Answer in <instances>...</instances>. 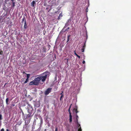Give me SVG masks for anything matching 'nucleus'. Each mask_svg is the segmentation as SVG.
Here are the masks:
<instances>
[{"label":"nucleus","mask_w":131,"mask_h":131,"mask_svg":"<svg viewBox=\"0 0 131 131\" xmlns=\"http://www.w3.org/2000/svg\"><path fill=\"white\" fill-rule=\"evenodd\" d=\"M60 17H59V16L58 17V20L59 19H60Z\"/></svg>","instance_id":"72a5a7b5"},{"label":"nucleus","mask_w":131,"mask_h":131,"mask_svg":"<svg viewBox=\"0 0 131 131\" xmlns=\"http://www.w3.org/2000/svg\"><path fill=\"white\" fill-rule=\"evenodd\" d=\"M70 36H71L70 35H69L68 36L67 40V42H68L69 41L70 38Z\"/></svg>","instance_id":"4468645a"},{"label":"nucleus","mask_w":131,"mask_h":131,"mask_svg":"<svg viewBox=\"0 0 131 131\" xmlns=\"http://www.w3.org/2000/svg\"><path fill=\"white\" fill-rule=\"evenodd\" d=\"M77 56L78 57V58L79 59H80V56H79L78 55H77Z\"/></svg>","instance_id":"7c9ffc66"},{"label":"nucleus","mask_w":131,"mask_h":131,"mask_svg":"<svg viewBox=\"0 0 131 131\" xmlns=\"http://www.w3.org/2000/svg\"><path fill=\"white\" fill-rule=\"evenodd\" d=\"M78 107L76 105L75 106V108L73 109V113L75 112L76 114H77L79 112L77 110Z\"/></svg>","instance_id":"39448f33"},{"label":"nucleus","mask_w":131,"mask_h":131,"mask_svg":"<svg viewBox=\"0 0 131 131\" xmlns=\"http://www.w3.org/2000/svg\"><path fill=\"white\" fill-rule=\"evenodd\" d=\"M64 95H62L61 96L60 98V101H61L62 100V98H63L64 97Z\"/></svg>","instance_id":"a211bd4d"},{"label":"nucleus","mask_w":131,"mask_h":131,"mask_svg":"<svg viewBox=\"0 0 131 131\" xmlns=\"http://www.w3.org/2000/svg\"><path fill=\"white\" fill-rule=\"evenodd\" d=\"M23 73H25V72H24Z\"/></svg>","instance_id":"ea45409f"},{"label":"nucleus","mask_w":131,"mask_h":131,"mask_svg":"<svg viewBox=\"0 0 131 131\" xmlns=\"http://www.w3.org/2000/svg\"><path fill=\"white\" fill-rule=\"evenodd\" d=\"M81 50L82 51V52H84V49L83 48H82L81 49Z\"/></svg>","instance_id":"bb28decb"},{"label":"nucleus","mask_w":131,"mask_h":131,"mask_svg":"<svg viewBox=\"0 0 131 131\" xmlns=\"http://www.w3.org/2000/svg\"><path fill=\"white\" fill-rule=\"evenodd\" d=\"M8 100H9L8 99V98H7L6 100V104L7 105L8 104Z\"/></svg>","instance_id":"f3484780"},{"label":"nucleus","mask_w":131,"mask_h":131,"mask_svg":"<svg viewBox=\"0 0 131 131\" xmlns=\"http://www.w3.org/2000/svg\"><path fill=\"white\" fill-rule=\"evenodd\" d=\"M31 6L34 7L36 5V3L34 1H33L31 3Z\"/></svg>","instance_id":"6e6552de"},{"label":"nucleus","mask_w":131,"mask_h":131,"mask_svg":"<svg viewBox=\"0 0 131 131\" xmlns=\"http://www.w3.org/2000/svg\"><path fill=\"white\" fill-rule=\"evenodd\" d=\"M2 119V115L1 114H0V120H1Z\"/></svg>","instance_id":"b1692460"},{"label":"nucleus","mask_w":131,"mask_h":131,"mask_svg":"<svg viewBox=\"0 0 131 131\" xmlns=\"http://www.w3.org/2000/svg\"><path fill=\"white\" fill-rule=\"evenodd\" d=\"M3 53V52L2 50H1L0 51V54H2Z\"/></svg>","instance_id":"393cba45"},{"label":"nucleus","mask_w":131,"mask_h":131,"mask_svg":"<svg viewBox=\"0 0 131 131\" xmlns=\"http://www.w3.org/2000/svg\"><path fill=\"white\" fill-rule=\"evenodd\" d=\"M6 84H7V83H5V84L4 85H6Z\"/></svg>","instance_id":"58836bf2"},{"label":"nucleus","mask_w":131,"mask_h":131,"mask_svg":"<svg viewBox=\"0 0 131 131\" xmlns=\"http://www.w3.org/2000/svg\"><path fill=\"white\" fill-rule=\"evenodd\" d=\"M85 56L84 55L83 59H85Z\"/></svg>","instance_id":"c9c22d12"},{"label":"nucleus","mask_w":131,"mask_h":131,"mask_svg":"<svg viewBox=\"0 0 131 131\" xmlns=\"http://www.w3.org/2000/svg\"><path fill=\"white\" fill-rule=\"evenodd\" d=\"M38 82H37L36 81H35V80L34 79V80H33L32 81L30 82L29 83V85H37L38 84Z\"/></svg>","instance_id":"20e7f679"},{"label":"nucleus","mask_w":131,"mask_h":131,"mask_svg":"<svg viewBox=\"0 0 131 131\" xmlns=\"http://www.w3.org/2000/svg\"><path fill=\"white\" fill-rule=\"evenodd\" d=\"M13 3V7H14L15 6V2H14V1H12Z\"/></svg>","instance_id":"412c9836"},{"label":"nucleus","mask_w":131,"mask_h":131,"mask_svg":"<svg viewBox=\"0 0 131 131\" xmlns=\"http://www.w3.org/2000/svg\"><path fill=\"white\" fill-rule=\"evenodd\" d=\"M31 116V114L30 113L28 114L26 117V118H28L29 117H30Z\"/></svg>","instance_id":"9b49d317"},{"label":"nucleus","mask_w":131,"mask_h":131,"mask_svg":"<svg viewBox=\"0 0 131 131\" xmlns=\"http://www.w3.org/2000/svg\"><path fill=\"white\" fill-rule=\"evenodd\" d=\"M48 9V8L47 7L46 9V10H47L48 12H49L51 9L50 8L49 9Z\"/></svg>","instance_id":"4be33fe9"},{"label":"nucleus","mask_w":131,"mask_h":131,"mask_svg":"<svg viewBox=\"0 0 131 131\" xmlns=\"http://www.w3.org/2000/svg\"><path fill=\"white\" fill-rule=\"evenodd\" d=\"M1 131H4V128H2L1 129Z\"/></svg>","instance_id":"2f4dec72"},{"label":"nucleus","mask_w":131,"mask_h":131,"mask_svg":"<svg viewBox=\"0 0 131 131\" xmlns=\"http://www.w3.org/2000/svg\"><path fill=\"white\" fill-rule=\"evenodd\" d=\"M74 54L76 55L77 56V55H78L75 52V51H74Z\"/></svg>","instance_id":"c756f323"},{"label":"nucleus","mask_w":131,"mask_h":131,"mask_svg":"<svg viewBox=\"0 0 131 131\" xmlns=\"http://www.w3.org/2000/svg\"><path fill=\"white\" fill-rule=\"evenodd\" d=\"M51 88H48L45 91L44 94L45 95H47L51 91Z\"/></svg>","instance_id":"7ed1b4c3"},{"label":"nucleus","mask_w":131,"mask_h":131,"mask_svg":"<svg viewBox=\"0 0 131 131\" xmlns=\"http://www.w3.org/2000/svg\"><path fill=\"white\" fill-rule=\"evenodd\" d=\"M29 80V79L28 78H27L26 81L24 82V83H26Z\"/></svg>","instance_id":"aec40b11"},{"label":"nucleus","mask_w":131,"mask_h":131,"mask_svg":"<svg viewBox=\"0 0 131 131\" xmlns=\"http://www.w3.org/2000/svg\"><path fill=\"white\" fill-rule=\"evenodd\" d=\"M12 105L13 106H15V105L14 104H13Z\"/></svg>","instance_id":"4c0bfd02"},{"label":"nucleus","mask_w":131,"mask_h":131,"mask_svg":"<svg viewBox=\"0 0 131 131\" xmlns=\"http://www.w3.org/2000/svg\"><path fill=\"white\" fill-rule=\"evenodd\" d=\"M35 81H36L37 82H38V83L39 84V81L40 80V76L37 77L35 79Z\"/></svg>","instance_id":"423d86ee"},{"label":"nucleus","mask_w":131,"mask_h":131,"mask_svg":"<svg viewBox=\"0 0 131 131\" xmlns=\"http://www.w3.org/2000/svg\"><path fill=\"white\" fill-rule=\"evenodd\" d=\"M76 122H77L78 123V116L77 115V114H76Z\"/></svg>","instance_id":"2eb2a0df"},{"label":"nucleus","mask_w":131,"mask_h":131,"mask_svg":"<svg viewBox=\"0 0 131 131\" xmlns=\"http://www.w3.org/2000/svg\"><path fill=\"white\" fill-rule=\"evenodd\" d=\"M25 123H26V121L25 122Z\"/></svg>","instance_id":"a19ab883"},{"label":"nucleus","mask_w":131,"mask_h":131,"mask_svg":"<svg viewBox=\"0 0 131 131\" xmlns=\"http://www.w3.org/2000/svg\"><path fill=\"white\" fill-rule=\"evenodd\" d=\"M6 131H9V130L8 129H6Z\"/></svg>","instance_id":"e433bc0d"},{"label":"nucleus","mask_w":131,"mask_h":131,"mask_svg":"<svg viewBox=\"0 0 131 131\" xmlns=\"http://www.w3.org/2000/svg\"><path fill=\"white\" fill-rule=\"evenodd\" d=\"M88 8H87L85 9V11L86 12H87L88 11Z\"/></svg>","instance_id":"a878e982"},{"label":"nucleus","mask_w":131,"mask_h":131,"mask_svg":"<svg viewBox=\"0 0 131 131\" xmlns=\"http://www.w3.org/2000/svg\"><path fill=\"white\" fill-rule=\"evenodd\" d=\"M72 105V104H71L70 105V106L69 107V108L68 109V112H69V115H70V114H71V111H70V109L71 108V105Z\"/></svg>","instance_id":"f8f14e48"},{"label":"nucleus","mask_w":131,"mask_h":131,"mask_svg":"<svg viewBox=\"0 0 131 131\" xmlns=\"http://www.w3.org/2000/svg\"><path fill=\"white\" fill-rule=\"evenodd\" d=\"M62 16H63V15H62V13H61L59 15V17H62Z\"/></svg>","instance_id":"5701e85b"},{"label":"nucleus","mask_w":131,"mask_h":131,"mask_svg":"<svg viewBox=\"0 0 131 131\" xmlns=\"http://www.w3.org/2000/svg\"><path fill=\"white\" fill-rule=\"evenodd\" d=\"M76 123L78 125V127L79 128V127L78 129V131H82V129H81L80 124L76 122Z\"/></svg>","instance_id":"0eeeda50"},{"label":"nucleus","mask_w":131,"mask_h":131,"mask_svg":"<svg viewBox=\"0 0 131 131\" xmlns=\"http://www.w3.org/2000/svg\"><path fill=\"white\" fill-rule=\"evenodd\" d=\"M24 22V23H25V22H26V18L25 16H24L23 17L21 21L22 23H23Z\"/></svg>","instance_id":"1a4fd4ad"},{"label":"nucleus","mask_w":131,"mask_h":131,"mask_svg":"<svg viewBox=\"0 0 131 131\" xmlns=\"http://www.w3.org/2000/svg\"><path fill=\"white\" fill-rule=\"evenodd\" d=\"M27 75V78L29 79L30 77V74H26V73H25Z\"/></svg>","instance_id":"dca6fc26"},{"label":"nucleus","mask_w":131,"mask_h":131,"mask_svg":"<svg viewBox=\"0 0 131 131\" xmlns=\"http://www.w3.org/2000/svg\"><path fill=\"white\" fill-rule=\"evenodd\" d=\"M24 28L25 29H26L27 28V25L26 24V22H25V23H24Z\"/></svg>","instance_id":"ddd939ff"},{"label":"nucleus","mask_w":131,"mask_h":131,"mask_svg":"<svg viewBox=\"0 0 131 131\" xmlns=\"http://www.w3.org/2000/svg\"><path fill=\"white\" fill-rule=\"evenodd\" d=\"M82 63L83 64H84L85 63V61L83 60L82 62Z\"/></svg>","instance_id":"473e14b6"},{"label":"nucleus","mask_w":131,"mask_h":131,"mask_svg":"<svg viewBox=\"0 0 131 131\" xmlns=\"http://www.w3.org/2000/svg\"><path fill=\"white\" fill-rule=\"evenodd\" d=\"M55 131H58V128L57 127L55 128Z\"/></svg>","instance_id":"cd10ccee"},{"label":"nucleus","mask_w":131,"mask_h":131,"mask_svg":"<svg viewBox=\"0 0 131 131\" xmlns=\"http://www.w3.org/2000/svg\"><path fill=\"white\" fill-rule=\"evenodd\" d=\"M63 91H62L61 92V93H60V94L61 95H63Z\"/></svg>","instance_id":"c85d7f7f"},{"label":"nucleus","mask_w":131,"mask_h":131,"mask_svg":"<svg viewBox=\"0 0 131 131\" xmlns=\"http://www.w3.org/2000/svg\"><path fill=\"white\" fill-rule=\"evenodd\" d=\"M69 122L70 123H71L72 122V116L71 114L69 115Z\"/></svg>","instance_id":"9d476101"},{"label":"nucleus","mask_w":131,"mask_h":131,"mask_svg":"<svg viewBox=\"0 0 131 131\" xmlns=\"http://www.w3.org/2000/svg\"><path fill=\"white\" fill-rule=\"evenodd\" d=\"M31 118H30L29 119V122H28V123H29L30 121V119H31Z\"/></svg>","instance_id":"f704fd0d"},{"label":"nucleus","mask_w":131,"mask_h":131,"mask_svg":"<svg viewBox=\"0 0 131 131\" xmlns=\"http://www.w3.org/2000/svg\"><path fill=\"white\" fill-rule=\"evenodd\" d=\"M85 47H86L85 43H84V44L82 48H83L84 49H85Z\"/></svg>","instance_id":"6ab92c4d"},{"label":"nucleus","mask_w":131,"mask_h":131,"mask_svg":"<svg viewBox=\"0 0 131 131\" xmlns=\"http://www.w3.org/2000/svg\"><path fill=\"white\" fill-rule=\"evenodd\" d=\"M71 21V20L70 19H69L68 20V21L67 22V23H66L65 25V26L64 27L63 29L62 30V31H63V32H65L67 30H68V29H69V27H68L66 29H64L66 28L67 27L69 26V25L68 24V23H69V20Z\"/></svg>","instance_id":"f03ea898"},{"label":"nucleus","mask_w":131,"mask_h":131,"mask_svg":"<svg viewBox=\"0 0 131 131\" xmlns=\"http://www.w3.org/2000/svg\"><path fill=\"white\" fill-rule=\"evenodd\" d=\"M49 74V72L48 71H46L42 74L41 75H40V80L42 82H44L45 81L47 75Z\"/></svg>","instance_id":"f257e3e1"}]
</instances>
